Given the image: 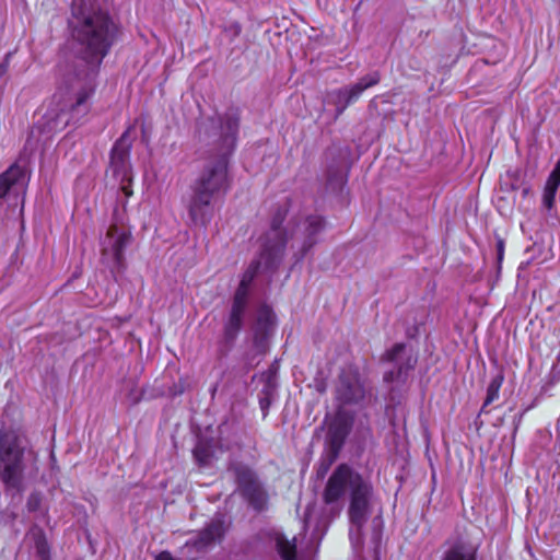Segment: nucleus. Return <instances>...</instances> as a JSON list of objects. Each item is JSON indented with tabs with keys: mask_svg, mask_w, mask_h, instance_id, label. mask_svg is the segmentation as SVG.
Returning a JSON list of instances; mask_svg holds the SVG:
<instances>
[{
	"mask_svg": "<svg viewBox=\"0 0 560 560\" xmlns=\"http://www.w3.org/2000/svg\"><path fill=\"white\" fill-rule=\"evenodd\" d=\"M73 47L59 62V88L67 93L58 115L63 126L80 124L91 110V100L104 58L119 35V26L96 0H73L69 21Z\"/></svg>",
	"mask_w": 560,
	"mask_h": 560,
	"instance_id": "obj_1",
	"label": "nucleus"
},
{
	"mask_svg": "<svg viewBox=\"0 0 560 560\" xmlns=\"http://www.w3.org/2000/svg\"><path fill=\"white\" fill-rule=\"evenodd\" d=\"M238 122L237 110L230 109L222 116L203 120L199 126V137L213 147L215 158L203 166L186 202L189 220L195 226H208L214 215L215 199L229 189V156L236 145Z\"/></svg>",
	"mask_w": 560,
	"mask_h": 560,
	"instance_id": "obj_2",
	"label": "nucleus"
},
{
	"mask_svg": "<svg viewBox=\"0 0 560 560\" xmlns=\"http://www.w3.org/2000/svg\"><path fill=\"white\" fill-rule=\"evenodd\" d=\"M372 494L370 480L347 464L339 465L326 482L323 500L337 514L342 510L346 497H349L348 514L352 526H355L349 532L351 541L354 537L360 539L361 528L370 514Z\"/></svg>",
	"mask_w": 560,
	"mask_h": 560,
	"instance_id": "obj_3",
	"label": "nucleus"
},
{
	"mask_svg": "<svg viewBox=\"0 0 560 560\" xmlns=\"http://www.w3.org/2000/svg\"><path fill=\"white\" fill-rule=\"evenodd\" d=\"M36 463V454L24 434L0 430V480L8 491L22 492L25 475Z\"/></svg>",
	"mask_w": 560,
	"mask_h": 560,
	"instance_id": "obj_4",
	"label": "nucleus"
},
{
	"mask_svg": "<svg viewBox=\"0 0 560 560\" xmlns=\"http://www.w3.org/2000/svg\"><path fill=\"white\" fill-rule=\"evenodd\" d=\"M283 218L276 217L271 229L266 234L258 259L254 260L243 273L241 283L250 287L252 281L260 269H272L282 259L287 244L285 233L280 229Z\"/></svg>",
	"mask_w": 560,
	"mask_h": 560,
	"instance_id": "obj_5",
	"label": "nucleus"
},
{
	"mask_svg": "<svg viewBox=\"0 0 560 560\" xmlns=\"http://www.w3.org/2000/svg\"><path fill=\"white\" fill-rule=\"evenodd\" d=\"M27 183L28 171L26 163L21 160L0 174V206L8 205L9 208L22 212Z\"/></svg>",
	"mask_w": 560,
	"mask_h": 560,
	"instance_id": "obj_6",
	"label": "nucleus"
},
{
	"mask_svg": "<svg viewBox=\"0 0 560 560\" xmlns=\"http://www.w3.org/2000/svg\"><path fill=\"white\" fill-rule=\"evenodd\" d=\"M130 241V229L117 223H112L105 236L101 238V260L112 272L124 269V249L129 245Z\"/></svg>",
	"mask_w": 560,
	"mask_h": 560,
	"instance_id": "obj_7",
	"label": "nucleus"
},
{
	"mask_svg": "<svg viewBox=\"0 0 560 560\" xmlns=\"http://www.w3.org/2000/svg\"><path fill=\"white\" fill-rule=\"evenodd\" d=\"M380 79L381 77L378 72L375 71L369 73L352 85L328 92L326 95V103L328 105H332L336 109V116H339L350 104L357 102L366 89L376 85L380 82Z\"/></svg>",
	"mask_w": 560,
	"mask_h": 560,
	"instance_id": "obj_8",
	"label": "nucleus"
},
{
	"mask_svg": "<svg viewBox=\"0 0 560 560\" xmlns=\"http://www.w3.org/2000/svg\"><path fill=\"white\" fill-rule=\"evenodd\" d=\"M232 469L243 497L255 510H264L267 505L268 494L254 471L243 465H235Z\"/></svg>",
	"mask_w": 560,
	"mask_h": 560,
	"instance_id": "obj_9",
	"label": "nucleus"
},
{
	"mask_svg": "<svg viewBox=\"0 0 560 560\" xmlns=\"http://www.w3.org/2000/svg\"><path fill=\"white\" fill-rule=\"evenodd\" d=\"M325 222L319 215H308L296 224L292 232V238L298 245V259H302L317 243V235L324 230Z\"/></svg>",
	"mask_w": 560,
	"mask_h": 560,
	"instance_id": "obj_10",
	"label": "nucleus"
},
{
	"mask_svg": "<svg viewBox=\"0 0 560 560\" xmlns=\"http://www.w3.org/2000/svg\"><path fill=\"white\" fill-rule=\"evenodd\" d=\"M365 395L359 372L352 368L343 370L336 387V398L343 405L358 404Z\"/></svg>",
	"mask_w": 560,
	"mask_h": 560,
	"instance_id": "obj_11",
	"label": "nucleus"
},
{
	"mask_svg": "<svg viewBox=\"0 0 560 560\" xmlns=\"http://www.w3.org/2000/svg\"><path fill=\"white\" fill-rule=\"evenodd\" d=\"M385 360L394 363L397 366V371H388L384 374V381L386 383H393L400 380L401 375L409 369L413 368L416 360L410 355L407 357V349L404 343H396L389 349L385 355Z\"/></svg>",
	"mask_w": 560,
	"mask_h": 560,
	"instance_id": "obj_12",
	"label": "nucleus"
},
{
	"mask_svg": "<svg viewBox=\"0 0 560 560\" xmlns=\"http://www.w3.org/2000/svg\"><path fill=\"white\" fill-rule=\"evenodd\" d=\"M110 171L119 182H132L129 150L124 143V137H121L112 149Z\"/></svg>",
	"mask_w": 560,
	"mask_h": 560,
	"instance_id": "obj_13",
	"label": "nucleus"
},
{
	"mask_svg": "<svg viewBox=\"0 0 560 560\" xmlns=\"http://www.w3.org/2000/svg\"><path fill=\"white\" fill-rule=\"evenodd\" d=\"M224 534V525L223 521L220 518L212 520L207 527L201 530L198 535V537L191 541L187 542V546H192L198 551L202 550L215 541H219Z\"/></svg>",
	"mask_w": 560,
	"mask_h": 560,
	"instance_id": "obj_14",
	"label": "nucleus"
},
{
	"mask_svg": "<svg viewBox=\"0 0 560 560\" xmlns=\"http://www.w3.org/2000/svg\"><path fill=\"white\" fill-rule=\"evenodd\" d=\"M478 550V542L459 540L444 552L442 560H477Z\"/></svg>",
	"mask_w": 560,
	"mask_h": 560,
	"instance_id": "obj_15",
	"label": "nucleus"
},
{
	"mask_svg": "<svg viewBox=\"0 0 560 560\" xmlns=\"http://www.w3.org/2000/svg\"><path fill=\"white\" fill-rule=\"evenodd\" d=\"M275 313L269 306L262 305L259 307L254 327V338L256 342L262 341L271 332L275 326Z\"/></svg>",
	"mask_w": 560,
	"mask_h": 560,
	"instance_id": "obj_16",
	"label": "nucleus"
},
{
	"mask_svg": "<svg viewBox=\"0 0 560 560\" xmlns=\"http://www.w3.org/2000/svg\"><path fill=\"white\" fill-rule=\"evenodd\" d=\"M350 422L342 417H337L329 425L328 438L332 448L336 452H338L341 448L346 438L350 432Z\"/></svg>",
	"mask_w": 560,
	"mask_h": 560,
	"instance_id": "obj_17",
	"label": "nucleus"
},
{
	"mask_svg": "<svg viewBox=\"0 0 560 560\" xmlns=\"http://www.w3.org/2000/svg\"><path fill=\"white\" fill-rule=\"evenodd\" d=\"M245 311L244 308L232 306L229 319L224 325V338L226 341H234L238 335L243 325Z\"/></svg>",
	"mask_w": 560,
	"mask_h": 560,
	"instance_id": "obj_18",
	"label": "nucleus"
},
{
	"mask_svg": "<svg viewBox=\"0 0 560 560\" xmlns=\"http://www.w3.org/2000/svg\"><path fill=\"white\" fill-rule=\"evenodd\" d=\"M28 538L32 540L36 556L39 560H48L50 557V549L44 530L34 526L28 533Z\"/></svg>",
	"mask_w": 560,
	"mask_h": 560,
	"instance_id": "obj_19",
	"label": "nucleus"
},
{
	"mask_svg": "<svg viewBox=\"0 0 560 560\" xmlns=\"http://www.w3.org/2000/svg\"><path fill=\"white\" fill-rule=\"evenodd\" d=\"M277 550L282 559L284 560H293L295 557L296 546L294 542V538L292 540L288 539L281 533H275L273 537Z\"/></svg>",
	"mask_w": 560,
	"mask_h": 560,
	"instance_id": "obj_20",
	"label": "nucleus"
},
{
	"mask_svg": "<svg viewBox=\"0 0 560 560\" xmlns=\"http://www.w3.org/2000/svg\"><path fill=\"white\" fill-rule=\"evenodd\" d=\"M504 375L499 372L497 375H494L487 388V396L483 401V405L481 407V412H488L487 407L491 405L493 401L499 399L500 388L503 384Z\"/></svg>",
	"mask_w": 560,
	"mask_h": 560,
	"instance_id": "obj_21",
	"label": "nucleus"
},
{
	"mask_svg": "<svg viewBox=\"0 0 560 560\" xmlns=\"http://www.w3.org/2000/svg\"><path fill=\"white\" fill-rule=\"evenodd\" d=\"M26 506L28 512L32 513H40L42 515H45L47 510L43 506V494L34 491L30 494Z\"/></svg>",
	"mask_w": 560,
	"mask_h": 560,
	"instance_id": "obj_22",
	"label": "nucleus"
},
{
	"mask_svg": "<svg viewBox=\"0 0 560 560\" xmlns=\"http://www.w3.org/2000/svg\"><path fill=\"white\" fill-rule=\"evenodd\" d=\"M195 459L200 466H207L210 464L211 452L207 444L199 442L194 450Z\"/></svg>",
	"mask_w": 560,
	"mask_h": 560,
	"instance_id": "obj_23",
	"label": "nucleus"
},
{
	"mask_svg": "<svg viewBox=\"0 0 560 560\" xmlns=\"http://www.w3.org/2000/svg\"><path fill=\"white\" fill-rule=\"evenodd\" d=\"M249 288L247 284L241 283L234 294L232 306L246 310Z\"/></svg>",
	"mask_w": 560,
	"mask_h": 560,
	"instance_id": "obj_24",
	"label": "nucleus"
},
{
	"mask_svg": "<svg viewBox=\"0 0 560 560\" xmlns=\"http://www.w3.org/2000/svg\"><path fill=\"white\" fill-rule=\"evenodd\" d=\"M557 188L550 187L549 185H545L544 194H542V203L547 209H551L556 201Z\"/></svg>",
	"mask_w": 560,
	"mask_h": 560,
	"instance_id": "obj_25",
	"label": "nucleus"
},
{
	"mask_svg": "<svg viewBox=\"0 0 560 560\" xmlns=\"http://www.w3.org/2000/svg\"><path fill=\"white\" fill-rule=\"evenodd\" d=\"M547 185H549L550 187H553V188H559L560 186V164H556L553 171L551 172V174L549 175L547 182H546Z\"/></svg>",
	"mask_w": 560,
	"mask_h": 560,
	"instance_id": "obj_26",
	"label": "nucleus"
},
{
	"mask_svg": "<svg viewBox=\"0 0 560 560\" xmlns=\"http://www.w3.org/2000/svg\"><path fill=\"white\" fill-rule=\"evenodd\" d=\"M226 31L233 36L237 37L241 34L242 27L237 22H233L229 27H226Z\"/></svg>",
	"mask_w": 560,
	"mask_h": 560,
	"instance_id": "obj_27",
	"label": "nucleus"
},
{
	"mask_svg": "<svg viewBox=\"0 0 560 560\" xmlns=\"http://www.w3.org/2000/svg\"><path fill=\"white\" fill-rule=\"evenodd\" d=\"M259 406H260V409L262 411V416L265 418L267 416V411H268V408L270 406L269 398H267V397L260 398L259 399Z\"/></svg>",
	"mask_w": 560,
	"mask_h": 560,
	"instance_id": "obj_28",
	"label": "nucleus"
},
{
	"mask_svg": "<svg viewBox=\"0 0 560 560\" xmlns=\"http://www.w3.org/2000/svg\"><path fill=\"white\" fill-rule=\"evenodd\" d=\"M328 180L331 186L334 185L335 180L338 183V185L341 186L346 182V176L342 173H339L338 175L335 174L332 177H329Z\"/></svg>",
	"mask_w": 560,
	"mask_h": 560,
	"instance_id": "obj_29",
	"label": "nucleus"
},
{
	"mask_svg": "<svg viewBox=\"0 0 560 560\" xmlns=\"http://www.w3.org/2000/svg\"><path fill=\"white\" fill-rule=\"evenodd\" d=\"M120 183V187H121V190L124 191V194L129 197L132 195V190L130 189V184L131 182H128V180H125L124 183L122 182H119Z\"/></svg>",
	"mask_w": 560,
	"mask_h": 560,
	"instance_id": "obj_30",
	"label": "nucleus"
},
{
	"mask_svg": "<svg viewBox=\"0 0 560 560\" xmlns=\"http://www.w3.org/2000/svg\"><path fill=\"white\" fill-rule=\"evenodd\" d=\"M155 560H174V558L170 552L164 551L156 556Z\"/></svg>",
	"mask_w": 560,
	"mask_h": 560,
	"instance_id": "obj_31",
	"label": "nucleus"
},
{
	"mask_svg": "<svg viewBox=\"0 0 560 560\" xmlns=\"http://www.w3.org/2000/svg\"><path fill=\"white\" fill-rule=\"evenodd\" d=\"M504 244L502 240L498 241V258L501 260L503 257Z\"/></svg>",
	"mask_w": 560,
	"mask_h": 560,
	"instance_id": "obj_32",
	"label": "nucleus"
},
{
	"mask_svg": "<svg viewBox=\"0 0 560 560\" xmlns=\"http://www.w3.org/2000/svg\"><path fill=\"white\" fill-rule=\"evenodd\" d=\"M331 462H332V459H330V462H329V463H327V466L325 467V469H327V468H328V466H330V463H331Z\"/></svg>",
	"mask_w": 560,
	"mask_h": 560,
	"instance_id": "obj_33",
	"label": "nucleus"
},
{
	"mask_svg": "<svg viewBox=\"0 0 560 560\" xmlns=\"http://www.w3.org/2000/svg\"><path fill=\"white\" fill-rule=\"evenodd\" d=\"M557 164H560V160L558 161V163H557Z\"/></svg>",
	"mask_w": 560,
	"mask_h": 560,
	"instance_id": "obj_34",
	"label": "nucleus"
}]
</instances>
